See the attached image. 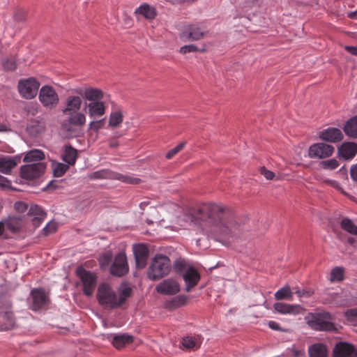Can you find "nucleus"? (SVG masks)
<instances>
[{"label": "nucleus", "instance_id": "16", "mask_svg": "<svg viewBox=\"0 0 357 357\" xmlns=\"http://www.w3.org/2000/svg\"><path fill=\"white\" fill-rule=\"evenodd\" d=\"M333 357H356L357 350L354 345L340 342L333 348Z\"/></svg>", "mask_w": 357, "mask_h": 357}, {"label": "nucleus", "instance_id": "23", "mask_svg": "<svg viewBox=\"0 0 357 357\" xmlns=\"http://www.w3.org/2000/svg\"><path fill=\"white\" fill-rule=\"evenodd\" d=\"M357 153V144L355 142H344L338 149V155L344 159H351Z\"/></svg>", "mask_w": 357, "mask_h": 357}, {"label": "nucleus", "instance_id": "22", "mask_svg": "<svg viewBox=\"0 0 357 357\" xmlns=\"http://www.w3.org/2000/svg\"><path fill=\"white\" fill-rule=\"evenodd\" d=\"M134 14L137 17L142 16L147 20H153L157 16L158 12L154 6L144 3L135 10Z\"/></svg>", "mask_w": 357, "mask_h": 357}, {"label": "nucleus", "instance_id": "17", "mask_svg": "<svg viewBox=\"0 0 357 357\" xmlns=\"http://www.w3.org/2000/svg\"><path fill=\"white\" fill-rule=\"evenodd\" d=\"M108 340L117 349L126 347L133 342V337L128 334H109L107 335Z\"/></svg>", "mask_w": 357, "mask_h": 357}, {"label": "nucleus", "instance_id": "18", "mask_svg": "<svg viewBox=\"0 0 357 357\" xmlns=\"http://www.w3.org/2000/svg\"><path fill=\"white\" fill-rule=\"evenodd\" d=\"M133 252L137 267L144 268L146 265L149 256L147 248L144 245L139 244L134 246Z\"/></svg>", "mask_w": 357, "mask_h": 357}, {"label": "nucleus", "instance_id": "8", "mask_svg": "<svg viewBox=\"0 0 357 357\" xmlns=\"http://www.w3.org/2000/svg\"><path fill=\"white\" fill-rule=\"evenodd\" d=\"M38 98L43 106L48 109L56 107L59 102L56 90L49 85H45L40 89Z\"/></svg>", "mask_w": 357, "mask_h": 357}, {"label": "nucleus", "instance_id": "2", "mask_svg": "<svg viewBox=\"0 0 357 357\" xmlns=\"http://www.w3.org/2000/svg\"><path fill=\"white\" fill-rule=\"evenodd\" d=\"M82 103L80 96H68L61 110L66 118L62 121L61 127L68 138L78 137L83 135L82 127L85 125L86 118L84 113L79 112Z\"/></svg>", "mask_w": 357, "mask_h": 357}, {"label": "nucleus", "instance_id": "1", "mask_svg": "<svg viewBox=\"0 0 357 357\" xmlns=\"http://www.w3.org/2000/svg\"><path fill=\"white\" fill-rule=\"evenodd\" d=\"M192 218L200 221L199 224L206 232L220 240H229L239 236L243 224L231 208L213 203L198 206L194 210Z\"/></svg>", "mask_w": 357, "mask_h": 357}, {"label": "nucleus", "instance_id": "38", "mask_svg": "<svg viewBox=\"0 0 357 357\" xmlns=\"http://www.w3.org/2000/svg\"><path fill=\"white\" fill-rule=\"evenodd\" d=\"M131 294L132 289L128 287H125L120 291L119 294H117L119 307L126 303V300L131 296Z\"/></svg>", "mask_w": 357, "mask_h": 357}, {"label": "nucleus", "instance_id": "58", "mask_svg": "<svg viewBox=\"0 0 357 357\" xmlns=\"http://www.w3.org/2000/svg\"><path fill=\"white\" fill-rule=\"evenodd\" d=\"M46 216H37V217H34L33 219H32V222H33V225L35 226V227H38L41 222L43 221V220L45 218Z\"/></svg>", "mask_w": 357, "mask_h": 357}, {"label": "nucleus", "instance_id": "5", "mask_svg": "<svg viewBox=\"0 0 357 357\" xmlns=\"http://www.w3.org/2000/svg\"><path fill=\"white\" fill-rule=\"evenodd\" d=\"M76 274L82 284L83 293L86 296H91L97 284V275L96 273L86 270L82 266L76 269Z\"/></svg>", "mask_w": 357, "mask_h": 357}, {"label": "nucleus", "instance_id": "52", "mask_svg": "<svg viewBox=\"0 0 357 357\" xmlns=\"http://www.w3.org/2000/svg\"><path fill=\"white\" fill-rule=\"evenodd\" d=\"M259 171L261 174H262L268 180H272L275 176V174L273 172L267 169L265 167H261Z\"/></svg>", "mask_w": 357, "mask_h": 357}, {"label": "nucleus", "instance_id": "43", "mask_svg": "<svg viewBox=\"0 0 357 357\" xmlns=\"http://www.w3.org/2000/svg\"><path fill=\"white\" fill-rule=\"evenodd\" d=\"M28 215L37 216H46V213L38 205H31L29 209Z\"/></svg>", "mask_w": 357, "mask_h": 357}, {"label": "nucleus", "instance_id": "26", "mask_svg": "<svg viewBox=\"0 0 357 357\" xmlns=\"http://www.w3.org/2000/svg\"><path fill=\"white\" fill-rule=\"evenodd\" d=\"M273 307L275 311L280 314H294L299 313L302 307L299 305H291L284 303H276Z\"/></svg>", "mask_w": 357, "mask_h": 357}, {"label": "nucleus", "instance_id": "40", "mask_svg": "<svg viewBox=\"0 0 357 357\" xmlns=\"http://www.w3.org/2000/svg\"><path fill=\"white\" fill-rule=\"evenodd\" d=\"M344 279V269L341 267L334 268L331 273V280L332 281H342Z\"/></svg>", "mask_w": 357, "mask_h": 357}, {"label": "nucleus", "instance_id": "13", "mask_svg": "<svg viewBox=\"0 0 357 357\" xmlns=\"http://www.w3.org/2000/svg\"><path fill=\"white\" fill-rule=\"evenodd\" d=\"M48 303V297L42 289H33L29 298L30 308L37 311L45 307Z\"/></svg>", "mask_w": 357, "mask_h": 357}, {"label": "nucleus", "instance_id": "53", "mask_svg": "<svg viewBox=\"0 0 357 357\" xmlns=\"http://www.w3.org/2000/svg\"><path fill=\"white\" fill-rule=\"evenodd\" d=\"M108 173L105 171H97L93 172L91 176V178L93 179H100V178H107Z\"/></svg>", "mask_w": 357, "mask_h": 357}, {"label": "nucleus", "instance_id": "39", "mask_svg": "<svg viewBox=\"0 0 357 357\" xmlns=\"http://www.w3.org/2000/svg\"><path fill=\"white\" fill-rule=\"evenodd\" d=\"M69 169L68 164L56 163L53 166L54 176L56 177L62 176Z\"/></svg>", "mask_w": 357, "mask_h": 357}, {"label": "nucleus", "instance_id": "28", "mask_svg": "<svg viewBox=\"0 0 357 357\" xmlns=\"http://www.w3.org/2000/svg\"><path fill=\"white\" fill-rule=\"evenodd\" d=\"M62 159L69 165H73L77 158V151L71 145H66L64 148V151L61 155Z\"/></svg>", "mask_w": 357, "mask_h": 357}, {"label": "nucleus", "instance_id": "47", "mask_svg": "<svg viewBox=\"0 0 357 357\" xmlns=\"http://www.w3.org/2000/svg\"><path fill=\"white\" fill-rule=\"evenodd\" d=\"M57 229V224L55 222H50L43 229V234L47 236L55 232Z\"/></svg>", "mask_w": 357, "mask_h": 357}, {"label": "nucleus", "instance_id": "45", "mask_svg": "<svg viewBox=\"0 0 357 357\" xmlns=\"http://www.w3.org/2000/svg\"><path fill=\"white\" fill-rule=\"evenodd\" d=\"M185 146V142H183L180 144H178L176 146H175L174 149L169 150L167 154H166V158L167 159H171L176 154H177L179 151H181L184 146Z\"/></svg>", "mask_w": 357, "mask_h": 357}, {"label": "nucleus", "instance_id": "50", "mask_svg": "<svg viewBox=\"0 0 357 357\" xmlns=\"http://www.w3.org/2000/svg\"><path fill=\"white\" fill-rule=\"evenodd\" d=\"M3 68L7 70H14L17 68L16 62L13 59H6L3 63Z\"/></svg>", "mask_w": 357, "mask_h": 357}, {"label": "nucleus", "instance_id": "54", "mask_svg": "<svg viewBox=\"0 0 357 357\" xmlns=\"http://www.w3.org/2000/svg\"><path fill=\"white\" fill-rule=\"evenodd\" d=\"M323 183L327 184L328 185H330L337 190H340L341 187L338 182L334 180L331 179H324Z\"/></svg>", "mask_w": 357, "mask_h": 357}, {"label": "nucleus", "instance_id": "20", "mask_svg": "<svg viewBox=\"0 0 357 357\" xmlns=\"http://www.w3.org/2000/svg\"><path fill=\"white\" fill-rule=\"evenodd\" d=\"M10 307L8 305L5 310L0 311V328L2 331L10 330L15 325L13 313L9 310Z\"/></svg>", "mask_w": 357, "mask_h": 357}, {"label": "nucleus", "instance_id": "49", "mask_svg": "<svg viewBox=\"0 0 357 357\" xmlns=\"http://www.w3.org/2000/svg\"><path fill=\"white\" fill-rule=\"evenodd\" d=\"M295 294H297L298 297L308 298L314 294V291L310 289H304L302 290L297 289L295 291Z\"/></svg>", "mask_w": 357, "mask_h": 357}, {"label": "nucleus", "instance_id": "12", "mask_svg": "<svg viewBox=\"0 0 357 357\" xmlns=\"http://www.w3.org/2000/svg\"><path fill=\"white\" fill-rule=\"evenodd\" d=\"M128 271L129 267L126 255L124 252H119L115 257L110 267V273L114 276L122 277L127 274Z\"/></svg>", "mask_w": 357, "mask_h": 357}, {"label": "nucleus", "instance_id": "4", "mask_svg": "<svg viewBox=\"0 0 357 357\" xmlns=\"http://www.w3.org/2000/svg\"><path fill=\"white\" fill-rule=\"evenodd\" d=\"M171 270V261L168 257L156 255L149 266L147 275L151 280H158L169 274Z\"/></svg>", "mask_w": 357, "mask_h": 357}, {"label": "nucleus", "instance_id": "34", "mask_svg": "<svg viewBox=\"0 0 357 357\" xmlns=\"http://www.w3.org/2000/svg\"><path fill=\"white\" fill-rule=\"evenodd\" d=\"M45 158L43 151L39 149H33L29 151L24 158V162H37L42 160Z\"/></svg>", "mask_w": 357, "mask_h": 357}, {"label": "nucleus", "instance_id": "57", "mask_svg": "<svg viewBox=\"0 0 357 357\" xmlns=\"http://www.w3.org/2000/svg\"><path fill=\"white\" fill-rule=\"evenodd\" d=\"M10 181L4 176L0 175V188H5L8 187Z\"/></svg>", "mask_w": 357, "mask_h": 357}, {"label": "nucleus", "instance_id": "61", "mask_svg": "<svg viewBox=\"0 0 357 357\" xmlns=\"http://www.w3.org/2000/svg\"><path fill=\"white\" fill-rule=\"evenodd\" d=\"M258 0H245L244 7L252 8L257 5Z\"/></svg>", "mask_w": 357, "mask_h": 357}, {"label": "nucleus", "instance_id": "7", "mask_svg": "<svg viewBox=\"0 0 357 357\" xmlns=\"http://www.w3.org/2000/svg\"><path fill=\"white\" fill-rule=\"evenodd\" d=\"M207 33L202 23L190 24L184 26L180 38L184 40L195 41L204 38Z\"/></svg>", "mask_w": 357, "mask_h": 357}, {"label": "nucleus", "instance_id": "3", "mask_svg": "<svg viewBox=\"0 0 357 357\" xmlns=\"http://www.w3.org/2000/svg\"><path fill=\"white\" fill-rule=\"evenodd\" d=\"M96 299L98 304L104 310H112L119 307L117 293L107 283L99 284L96 293Z\"/></svg>", "mask_w": 357, "mask_h": 357}, {"label": "nucleus", "instance_id": "60", "mask_svg": "<svg viewBox=\"0 0 357 357\" xmlns=\"http://www.w3.org/2000/svg\"><path fill=\"white\" fill-rule=\"evenodd\" d=\"M344 49L352 55L357 56V46H345Z\"/></svg>", "mask_w": 357, "mask_h": 357}, {"label": "nucleus", "instance_id": "36", "mask_svg": "<svg viewBox=\"0 0 357 357\" xmlns=\"http://www.w3.org/2000/svg\"><path fill=\"white\" fill-rule=\"evenodd\" d=\"M341 228L348 233L357 235V226L349 218H343L340 222Z\"/></svg>", "mask_w": 357, "mask_h": 357}, {"label": "nucleus", "instance_id": "33", "mask_svg": "<svg viewBox=\"0 0 357 357\" xmlns=\"http://www.w3.org/2000/svg\"><path fill=\"white\" fill-rule=\"evenodd\" d=\"M182 345L187 349H197L200 347V337L185 336L181 341Z\"/></svg>", "mask_w": 357, "mask_h": 357}, {"label": "nucleus", "instance_id": "6", "mask_svg": "<svg viewBox=\"0 0 357 357\" xmlns=\"http://www.w3.org/2000/svg\"><path fill=\"white\" fill-rule=\"evenodd\" d=\"M331 320L332 316L329 312H322L316 314L308 323L312 328L317 331H336L337 328Z\"/></svg>", "mask_w": 357, "mask_h": 357}, {"label": "nucleus", "instance_id": "32", "mask_svg": "<svg viewBox=\"0 0 357 357\" xmlns=\"http://www.w3.org/2000/svg\"><path fill=\"white\" fill-rule=\"evenodd\" d=\"M310 357H327V348L323 344H314L309 348Z\"/></svg>", "mask_w": 357, "mask_h": 357}, {"label": "nucleus", "instance_id": "35", "mask_svg": "<svg viewBox=\"0 0 357 357\" xmlns=\"http://www.w3.org/2000/svg\"><path fill=\"white\" fill-rule=\"evenodd\" d=\"M193 267L191 265H189L187 261L183 258L177 259L173 265L174 270L178 273H185L188 271V268Z\"/></svg>", "mask_w": 357, "mask_h": 357}, {"label": "nucleus", "instance_id": "19", "mask_svg": "<svg viewBox=\"0 0 357 357\" xmlns=\"http://www.w3.org/2000/svg\"><path fill=\"white\" fill-rule=\"evenodd\" d=\"M183 279L185 283V290L189 292L198 284L200 275L194 267H192L188 268V271L183 273Z\"/></svg>", "mask_w": 357, "mask_h": 357}, {"label": "nucleus", "instance_id": "62", "mask_svg": "<svg viewBox=\"0 0 357 357\" xmlns=\"http://www.w3.org/2000/svg\"><path fill=\"white\" fill-rule=\"evenodd\" d=\"M268 326L272 329L280 330L279 324L275 321H270L268 323Z\"/></svg>", "mask_w": 357, "mask_h": 357}, {"label": "nucleus", "instance_id": "63", "mask_svg": "<svg viewBox=\"0 0 357 357\" xmlns=\"http://www.w3.org/2000/svg\"><path fill=\"white\" fill-rule=\"evenodd\" d=\"M304 351L302 350H296L294 351V356L295 357H303Z\"/></svg>", "mask_w": 357, "mask_h": 357}, {"label": "nucleus", "instance_id": "29", "mask_svg": "<svg viewBox=\"0 0 357 357\" xmlns=\"http://www.w3.org/2000/svg\"><path fill=\"white\" fill-rule=\"evenodd\" d=\"M343 130L348 137L357 139V115L346 122Z\"/></svg>", "mask_w": 357, "mask_h": 357}, {"label": "nucleus", "instance_id": "56", "mask_svg": "<svg viewBox=\"0 0 357 357\" xmlns=\"http://www.w3.org/2000/svg\"><path fill=\"white\" fill-rule=\"evenodd\" d=\"M345 315L348 319L357 317V308L348 310L345 312Z\"/></svg>", "mask_w": 357, "mask_h": 357}, {"label": "nucleus", "instance_id": "9", "mask_svg": "<svg viewBox=\"0 0 357 357\" xmlns=\"http://www.w3.org/2000/svg\"><path fill=\"white\" fill-rule=\"evenodd\" d=\"M40 86L39 82L33 77L20 80L18 91L21 96L26 99L34 98Z\"/></svg>", "mask_w": 357, "mask_h": 357}, {"label": "nucleus", "instance_id": "41", "mask_svg": "<svg viewBox=\"0 0 357 357\" xmlns=\"http://www.w3.org/2000/svg\"><path fill=\"white\" fill-rule=\"evenodd\" d=\"M188 301V296L185 295H178L174 297L172 301L171 304L173 307H179L184 305Z\"/></svg>", "mask_w": 357, "mask_h": 357}, {"label": "nucleus", "instance_id": "25", "mask_svg": "<svg viewBox=\"0 0 357 357\" xmlns=\"http://www.w3.org/2000/svg\"><path fill=\"white\" fill-rule=\"evenodd\" d=\"M45 123L36 119L31 120L27 124L26 130L31 137H36L45 131Z\"/></svg>", "mask_w": 357, "mask_h": 357}, {"label": "nucleus", "instance_id": "11", "mask_svg": "<svg viewBox=\"0 0 357 357\" xmlns=\"http://www.w3.org/2000/svg\"><path fill=\"white\" fill-rule=\"evenodd\" d=\"M72 92L90 102L101 100L104 97V93L101 89L91 86L77 87L73 89Z\"/></svg>", "mask_w": 357, "mask_h": 357}, {"label": "nucleus", "instance_id": "10", "mask_svg": "<svg viewBox=\"0 0 357 357\" xmlns=\"http://www.w3.org/2000/svg\"><path fill=\"white\" fill-rule=\"evenodd\" d=\"M46 165L43 162H34L22 165L20 168L21 177L26 180H33L40 177L44 172Z\"/></svg>", "mask_w": 357, "mask_h": 357}, {"label": "nucleus", "instance_id": "14", "mask_svg": "<svg viewBox=\"0 0 357 357\" xmlns=\"http://www.w3.org/2000/svg\"><path fill=\"white\" fill-rule=\"evenodd\" d=\"M334 152L332 145L325 143H316L310 146L308 155L311 158H326Z\"/></svg>", "mask_w": 357, "mask_h": 357}, {"label": "nucleus", "instance_id": "15", "mask_svg": "<svg viewBox=\"0 0 357 357\" xmlns=\"http://www.w3.org/2000/svg\"><path fill=\"white\" fill-rule=\"evenodd\" d=\"M155 289L160 294L174 295L180 291V285L173 279H166L157 284Z\"/></svg>", "mask_w": 357, "mask_h": 357}, {"label": "nucleus", "instance_id": "55", "mask_svg": "<svg viewBox=\"0 0 357 357\" xmlns=\"http://www.w3.org/2000/svg\"><path fill=\"white\" fill-rule=\"evenodd\" d=\"M108 144L109 146L112 149L116 148L119 146L118 139L114 137L113 136L108 139Z\"/></svg>", "mask_w": 357, "mask_h": 357}, {"label": "nucleus", "instance_id": "30", "mask_svg": "<svg viewBox=\"0 0 357 357\" xmlns=\"http://www.w3.org/2000/svg\"><path fill=\"white\" fill-rule=\"evenodd\" d=\"M16 165L17 162L15 159L9 156H0V172L9 174Z\"/></svg>", "mask_w": 357, "mask_h": 357}, {"label": "nucleus", "instance_id": "44", "mask_svg": "<svg viewBox=\"0 0 357 357\" xmlns=\"http://www.w3.org/2000/svg\"><path fill=\"white\" fill-rule=\"evenodd\" d=\"M320 164L323 168L331 170L335 169L339 166L337 160L334 158L321 161Z\"/></svg>", "mask_w": 357, "mask_h": 357}, {"label": "nucleus", "instance_id": "21", "mask_svg": "<svg viewBox=\"0 0 357 357\" xmlns=\"http://www.w3.org/2000/svg\"><path fill=\"white\" fill-rule=\"evenodd\" d=\"M319 137L323 141L335 143L343 139V134L338 128H328L320 132Z\"/></svg>", "mask_w": 357, "mask_h": 357}, {"label": "nucleus", "instance_id": "37", "mask_svg": "<svg viewBox=\"0 0 357 357\" xmlns=\"http://www.w3.org/2000/svg\"><path fill=\"white\" fill-rule=\"evenodd\" d=\"M292 296L293 293L291 292L290 287L289 286H285L275 292V298L276 300L288 299L291 301Z\"/></svg>", "mask_w": 357, "mask_h": 357}, {"label": "nucleus", "instance_id": "48", "mask_svg": "<svg viewBox=\"0 0 357 357\" xmlns=\"http://www.w3.org/2000/svg\"><path fill=\"white\" fill-rule=\"evenodd\" d=\"M198 47L195 45H186L180 48V52L181 54H186L189 52H197Z\"/></svg>", "mask_w": 357, "mask_h": 357}, {"label": "nucleus", "instance_id": "59", "mask_svg": "<svg viewBox=\"0 0 357 357\" xmlns=\"http://www.w3.org/2000/svg\"><path fill=\"white\" fill-rule=\"evenodd\" d=\"M350 174L352 179L355 181H357V164L351 167Z\"/></svg>", "mask_w": 357, "mask_h": 357}, {"label": "nucleus", "instance_id": "24", "mask_svg": "<svg viewBox=\"0 0 357 357\" xmlns=\"http://www.w3.org/2000/svg\"><path fill=\"white\" fill-rule=\"evenodd\" d=\"M88 114L91 118L100 117L105 114V105L101 100L89 102L86 105Z\"/></svg>", "mask_w": 357, "mask_h": 357}, {"label": "nucleus", "instance_id": "31", "mask_svg": "<svg viewBox=\"0 0 357 357\" xmlns=\"http://www.w3.org/2000/svg\"><path fill=\"white\" fill-rule=\"evenodd\" d=\"M123 121V114L121 110L112 112L109 118L108 127L114 129L118 128Z\"/></svg>", "mask_w": 357, "mask_h": 357}, {"label": "nucleus", "instance_id": "27", "mask_svg": "<svg viewBox=\"0 0 357 357\" xmlns=\"http://www.w3.org/2000/svg\"><path fill=\"white\" fill-rule=\"evenodd\" d=\"M4 226L12 233H17L22 227V220L20 216H9L3 220Z\"/></svg>", "mask_w": 357, "mask_h": 357}, {"label": "nucleus", "instance_id": "46", "mask_svg": "<svg viewBox=\"0 0 357 357\" xmlns=\"http://www.w3.org/2000/svg\"><path fill=\"white\" fill-rule=\"evenodd\" d=\"M117 178L123 182L130 183V184H138L141 182V179L138 178L131 177L130 176H125L119 174Z\"/></svg>", "mask_w": 357, "mask_h": 357}, {"label": "nucleus", "instance_id": "51", "mask_svg": "<svg viewBox=\"0 0 357 357\" xmlns=\"http://www.w3.org/2000/svg\"><path fill=\"white\" fill-rule=\"evenodd\" d=\"M14 208L18 213H24L28 209V205L24 202H17L14 204Z\"/></svg>", "mask_w": 357, "mask_h": 357}, {"label": "nucleus", "instance_id": "42", "mask_svg": "<svg viewBox=\"0 0 357 357\" xmlns=\"http://www.w3.org/2000/svg\"><path fill=\"white\" fill-rule=\"evenodd\" d=\"M105 124V119H102L97 121H92L89 123L88 130L98 132L99 130L104 128Z\"/></svg>", "mask_w": 357, "mask_h": 357}, {"label": "nucleus", "instance_id": "64", "mask_svg": "<svg viewBox=\"0 0 357 357\" xmlns=\"http://www.w3.org/2000/svg\"><path fill=\"white\" fill-rule=\"evenodd\" d=\"M124 133L122 132L116 131L114 132L113 137L118 139L122 136H123Z\"/></svg>", "mask_w": 357, "mask_h": 357}]
</instances>
